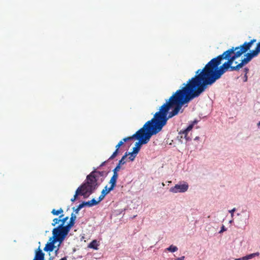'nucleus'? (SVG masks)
I'll list each match as a JSON object with an SVG mask.
<instances>
[{"label":"nucleus","mask_w":260,"mask_h":260,"mask_svg":"<svg viewBox=\"0 0 260 260\" xmlns=\"http://www.w3.org/2000/svg\"><path fill=\"white\" fill-rule=\"evenodd\" d=\"M192 86L190 85L183 89L177 90L160 107L159 111L155 114L154 118L146 122L141 128L140 137H138L139 136L137 135L136 138L139 141L136 143L135 147L140 150L142 145L147 144L152 135L156 134L161 130L162 127L166 124L168 119L178 115L179 112H183L182 106L195 98L199 93L198 91L188 94V90Z\"/></svg>","instance_id":"nucleus-1"},{"label":"nucleus","mask_w":260,"mask_h":260,"mask_svg":"<svg viewBox=\"0 0 260 260\" xmlns=\"http://www.w3.org/2000/svg\"><path fill=\"white\" fill-rule=\"evenodd\" d=\"M243 66H205L202 69H199L196 72V75L189 79L187 84L181 89L191 85L192 87L188 90V94L199 91L197 98L208 87L214 84L216 80L228 71L240 70L241 74L244 73V82L247 81V74L249 71L247 68L242 69Z\"/></svg>","instance_id":"nucleus-2"},{"label":"nucleus","mask_w":260,"mask_h":260,"mask_svg":"<svg viewBox=\"0 0 260 260\" xmlns=\"http://www.w3.org/2000/svg\"><path fill=\"white\" fill-rule=\"evenodd\" d=\"M256 42V39H252L240 46H233L212 59L206 65H246L260 53V42L257 43L254 49L247 52Z\"/></svg>","instance_id":"nucleus-3"},{"label":"nucleus","mask_w":260,"mask_h":260,"mask_svg":"<svg viewBox=\"0 0 260 260\" xmlns=\"http://www.w3.org/2000/svg\"><path fill=\"white\" fill-rule=\"evenodd\" d=\"M100 174V172L93 171L88 175L86 179V182L79 187L75 192L73 198L71 199V202H74L78 196L88 197L92 193L98 186V178Z\"/></svg>","instance_id":"nucleus-4"},{"label":"nucleus","mask_w":260,"mask_h":260,"mask_svg":"<svg viewBox=\"0 0 260 260\" xmlns=\"http://www.w3.org/2000/svg\"><path fill=\"white\" fill-rule=\"evenodd\" d=\"M70 230L66 225H59L52 230L53 238L54 242H58L61 243L69 234Z\"/></svg>","instance_id":"nucleus-5"},{"label":"nucleus","mask_w":260,"mask_h":260,"mask_svg":"<svg viewBox=\"0 0 260 260\" xmlns=\"http://www.w3.org/2000/svg\"><path fill=\"white\" fill-rule=\"evenodd\" d=\"M188 189V184L184 182L181 184H176L174 187H172L170 189V191L173 193L184 192L186 191Z\"/></svg>","instance_id":"nucleus-6"},{"label":"nucleus","mask_w":260,"mask_h":260,"mask_svg":"<svg viewBox=\"0 0 260 260\" xmlns=\"http://www.w3.org/2000/svg\"><path fill=\"white\" fill-rule=\"evenodd\" d=\"M124 142H123L122 139L118 142V143L115 146L116 150L113 153L111 156L109 157L108 160L114 159L118 155L119 153V149L124 144Z\"/></svg>","instance_id":"nucleus-7"},{"label":"nucleus","mask_w":260,"mask_h":260,"mask_svg":"<svg viewBox=\"0 0 260 260\" xmlns=\"http://www.w3.org/2000/svg\"><path fill=\"white\" fill-rule=\"evenodd\" d=\"M76 219V216L75 214L72 213L71 215L70 221L69 223L66 225L70 230L74 226L75 223V220Z\"/></svg>","instance_id":"nucleus-8"},{"label":"nucleus","mask_w":260,"mask_h":260,"mask_svg":"<svg viewBox=\"0 0 260 260\" xmlns=\"http://www.w3.org/2000/svg\"><path fill=\"white\" fill-rule=\"evenodd\" d=\"M34 260H44V253L39 248L36 252Z\"/></svg>","instance_id":"nucleus-9"},{"label":"nucleus","mask_w":260,"mask_h":260,"mask_svg":"<svg viewBox=\"0 0 260 260\" xmlns=\"http://www.w3.org/2000/svg\"><path fill=\"white\" fill-rule=\"evenodd\" d=\"M54 241L52 242L48 243L44 248V250L45 251H53L54 248H55L54 246Z\"/></svg>","instance_id":"nucleus-10"},{"label":"nucleus","mask_w":260,"mask_h":260,"mask_svg":"<svg viewBox=\"0 0 260 260\" xmlns=\"http://www.w3.org/2000/svg\"><path fill=\"white\" fill-rule=\"evenodd\" d=\"M117 179L118 176H115V175H113L112 177L111 178L109 181V183L111 184L110 186L111 189H114L116 186Z\"/></svg>","instance_id":"nucleus-11"},{"label":"nucleus","mask_w":260,"mask_h":260,"mask_svg":"<svg viewBox=\"0 0 260 260\" xmlns=\"http://www.w3.org/2000/svg\"><path fill=\"white\" fill-rule=\"evenodd\" d=\"M140 132H141V128L139 131H138L135 134L132 135V136L126 137V138L122 139L123 142H126L127 141L132 140L134 139H136L137 135L139 136L138 137H140L139 134L140 133Z\"/></svg>","instance_id":"nucleus-12"},{"label":"nucleus","mask_w":260,"mask_h":260,"mask_svg":"<svg viewBox=\"0 0 260 260\" xmlns=\"http://www.w3.org/2000/svg\"><path fill=\"white\" fill-rule=\"evenodd\" d=\"M99 246V242L96 240H94L92 241L89 244L88 247L90 248H92L95 250H98V246Z\"/></svg>","instance_id":"nucleus-13"},{"label":"nucleus","mask_w":260,"mask_h":260,"mask_svg":"<svg viewBox=\"0 0 260 260\" xmlns=\"http://www.w3.org/2000/svg\"><path fill=\"white\" fill-rule=\"evenodd\" d=\"M85 203V206L88 207H92L93 206L98 205L99 203V201L95 200L94 199H92L90 201L87 202H83Z\"/></svg>","instance_id":"nucleus-14"},{"label":"nucleus","mask_w":260,"mask_h":260,"mask_svg":"<svg viewBox=\"0 0 260 260\" xmlns=\"http://www.w3.org/2000/svg\"><path fill=\"white\" fill-rule=\"evenodd\" d=\"M192 125H189L186 129H184L182 132V134H184V138L186 141L188 140L187 138L188 133L192 128Z\"/></svg>","instance_id":"nucleus-15"},{"label":"nucleus","mask_w":260,"mask_h":260,"mask_svg":"<svg viewBox=\"0 0 260 260\" xmlns=\"http://www.w3.org/2000/svg\"><path fill=\"white\" fill-rule=\"evenodd\" d=\"M259 255V252H256V253H251L249 255H246L244 256V257H245V260H248V259H250L253 258L255 256H258Z\"/></svg>","instance_id":"nucleus-16"},{"label":"nucleus","mask_w":260,"mask_h":260,"mask_svg":"<svg viewBox=\"0 0 260 260\" xmlns=\"http://www.w3.org/2000/svg\"><path fill=\"white\" fill-rule=\"evenodd\" d=\"M85 206V203L84 202H82L81 204H80L77 208L75 209V208H73V209L74 210V212H75V214H78L79 211L81 209H82L83 207Z\"/></svg>","instance_id":"nucleus-17"},{"label":"nucleus","mask_w":260,"mask_h":260,"mask_svg":"<svg viewBox=\"0 0 260 260\" xmlns=\"http://www.w3.org/2000/svg\"><path fill=\"white\" fill-rule=\"evenodd\" d=\"M63 212V211L62 208H60L58 210H55V209H53L51 211V213L54 215H58L62 213Z\"/></svg>","instance_id":"nucleus-18"},{"label":"nucleus","mask_w":260,"mask_h":260,"mask_svg":"<svg viewBox=\"0 0 260 260\" xmlns=\"http://www.w3.org/2000/svg\"><path fill=\"white\" fill-rule=\"evenodd\" d=\"M63 214H61L59 216V218L60 219V221L61 222V223L60 224H62V226H65L64 223L69 219V217L66 216L65 217H63Z\"/></svg>","instance_id":"nucleus-19"},{"label":"nucleus","mask_w":260,"mask_h":260,"mask_svg":"<svg viewBox=\"0 0 260 260\" xmlns=\"http://www.w3.org/2000/svg\"><path fill=\"white\" fill-rule=\"evenodd\" d=\"M113 189H111L110 187H108L107 185L102 190V192L106 196L109 192Z\"/></svg>","instance_id":"nucleus-20"},{"label":"nucleus","mask_w":260,"mask_h":260,"mask_svg":"<svg viewBox=\"0 0 260 260\" xmlns=\"http://www.w3.org/2000/svg\"><path fill=\"white\" fill-rule=\"evenodd\" d=\"M127 156V152H125L124 155L122 157L121 159L119 161L118 165L120 166L124 165L125 163L124 159Z\"/></svg>","instance_id":"nucleus-21"},{"label":"nucleus","mask_w":260,"mask_h":260,"mask_svg":"<svg viewBox=\"0 0 260 260\" xmlns=\"http://www.w3.org/2000/svg\"><path fill=\"white\" fill-rule=\"evenodd\" d=\"M121 166H120L119 165H117V166L115 168V169L113 170V175H115V176H118V172L120 170V167Z\"/></svg>","instance_id":"nucleus-22"},{"label":"nucleus","mask_w":260,"mask_h":260,"mask_svg":"<svg viewBox=\"0 0 260 260\" xmlns=\"http://www.w3.org/2000/svg\"><path fill=\"white\" fill-rule=\"evenodd\" d=\"M167 249L171 252H174L178 250V248L176 246L172 245Z\"/></svg>","instance_id":"nucleus-23"},{"label":"nucleus","mask_w":260,"mask_h":260,"mask_svg":"<svg viewBox=\"0 0 260 260\" xmlns=\"http://www.w3.org/2000/svg\"><path fill=\"white\" fill-rule=\"evenodd\" d=\"M128 155H130L128 158L130 159V160L133 161L135 159V157H136L137 154L135 153H133V152H132L127 153V156Z\"/></svg>","instance_id":"nucleus-24"},{"label":"nucleus","mask_w":260,"mask_h":260,"mask_svg":"<svg viewBox=\"0 0 260 260\" xmlns=\"http://www.w3.org/2000/svg\"><path fill=\"white\" fill-rule=\"evenodd\" d=\"M60 221V219L59 217L58 218H55L53 220V222L51 224L52 226H54L57 224H58Z\"/></svg>","instance_id":"nucleus-25"},{"label":"nucleus","mask_w":260,"mask_h":260,"mask_svg":"<svg viewBox=\"0 0 260 260\" xmlns=\"http://www.w3.org/2000/svg\"><path fill=\"white\" fill-rule=\"evenodd\" d=\"M140 150L138 149V147H134L133 148V153H135L136 154H137L138 153V152H139Z\"/></svg>","instance_id":"nucleus-26"},{"label":"nucleus","mask_w":260,"mask_h":260,"mask_svg":"<svg viewBox=\"0 0 260 260\" xmlns=\"http://www.w3.org/2000/svg\"><path fill=\"white\" fill-rule=\"evenodd\" d=\"M105 197V194H104L102 192H101V195L99 197V200H98V201H99V203H100L101 201H102L104 199Z\"/></svg>","instance_id":"nucleus-27"},{"label":"nucleus","mask_w":260,"mask_h":260,"mask_svg":"<svg viewBox=\"0 0 260 260\" xmlns=\"http://www.w3.org/2000/svg\"><path fill=\"white\" fill-rule=\"evenodd\" d=\"M182 131H180L179 133V136H178V137H180V139H182V138H184V134H182Z\"/></svg>","instance_id":"nucleus-28"},{"label":"nucleus","mask_w":260,"mask_h":260,"mask_svg":"<svg viewBox=\"0 0 260 260\" xmlns=\"http://www.w3.org/2000/svg\"><path fill=\"white\" fill-rule=\"evenodd\" d=\"M236 211V209L234 208L232 210H230L229 212L231 213L232 217L233 216L234 212Z\"/></svg>","instance_id":"nucleus-29"},{"label":"nucleus","mask_w":260,"mask_h":260,"mask_svg":"<svg viewBox=\"0 0 260 260\" xmlns=\"http://www.w3.org/2000/svg\"><path fill=\"white\" fill-rule=\"evenodd\" d=\"M184 258H185V256H182L181 257H178V258H176L175 260H184Z\"/></svg>","instance_id":"nucleus-30"},{"label":"nucleus","mask_w":260,"mask_h":260,"mask_svg":"<svg viewBox=\"0 0 260 260\" xmlns=\"http://www.w3.org/2000/svg\"><path fill=\"white\" fill-rule=\"evenodd\" d=\"M236 260H245V259L244 256H243L241 258H237Z\"/></svg>","instance_id":"nucleus-31"},{"label":"nucleus","mask_w":260,"mask_h":260,"mask_svg":"<svg viewBox=\"0 0 260 260\" xmlns=\"http://www.w3.org/2000/svg\"><path fill=\"white\" fill-rule=\"evenodd\" d=\"M225 231V229H224V226H222V229L220 230V232L219 233H221L223 231Z\"/></svg>","instance_id":"nucleus-32"},{"label":"nucleus","mask_w":260,"mask_h":260,"mask_svg":"<svg viewBox=\"0 0 260 260\" xmlns=\"http://www.w3.org/2000/svg\"><path fill=\"white\" fill-rule=\"evenodd\" d=\"M257 126L258 128H260V121L257 123Z\"/></svg>","instance_id":"nucleus-33"},{"label":"nucleus","mask_w":260,"mask_h":260,"mask_svg":"<svg viewBox=\"0 0 260 260\" xmlns=\"http://www.w3.org/2000/svg\"><path fill=\"white\" fill-rule=\"evenodd\" d=\"M58 250V248H57L56 250H55V253H56L57 251Z\"/></svg>","instance_id":"nucleus-34"},{"label":"nucleus","mask_w":260,"mask_h":260,"mask_svg":"<svg viewBox=\"0 0 260 260\" xmlns=\"http://www.w3.org/2000/svg\"><path fill=\"white\" fill-rule=\"evenodd\" d=\"M106 161L104 162L101 166H103L105 164Z\"/></svg>","instance_id":"nucleus-35"}]
</instances>
